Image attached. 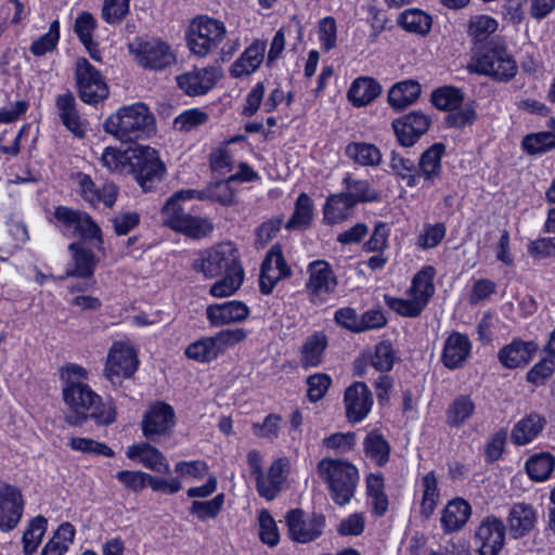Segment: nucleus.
<instances>
[{
  "instance_id": "1",
  "label": "nucleus",
  "mask_w": 555,
  "mask_h": 555,
  "mask_svg": "<svg viewBox=\"0 0 555 555\" xmlns=\"http://www.w3.org/2000/svg\"><path fill=\"white\" fill-rule=\"evenodd\" d=\"M53 218L55 225L65 236L80 240L68 245L70 261L66 266L65 273L59 275V279L92 278L98 266V258L92 249L85 246L83 242L98 241L102 243L103 234L100 225L87 211L65 205L54 207Z\"/></svg>"
},
{
  "instance_id": "2",
  "label": "nucleus",
  "mask_w": 555,
  "mask_h": 555,
  "mask_svg": "<svg viewBox=\"0 0 555 555\" xmlns=\"http://www.w3.org/2000/svg\"><path fill=\"white\" fill-rule=\"evenodd\" d=\"M67 406L64 421L72 427H82L89 420L98 426H109L117 420V406L113 398L105 401L88 384L67 380L62 390Z\"/></svg>"
},
{
  "instance_id": "3",
  "label": "nucleus",
  "mask_w": 555,
  "mask_h": 555,
  "mask_svg": "<svg viewBox=\"0 0 555 555\" xmlns=\"http://www.w3.org/2000/svg\"><path fill=\"white\" fill-rule=\"evenodd\" d=\"M103 130L121 143L149 140L157 131L156 118L143 102L119 107L103 122Z\"/></svg>"
},
{
  "instance_id": "4",
  "label": "nucleus",
  "mask_w": 555,
  "mask_h": 555,
  "mask_svg": "<svg viewBox=\"0 0 555 555\" xmlns=\"http://www.w3.org/2000/svg\"><path fill=\"white\" fill-rule=\"evenodd\" d=\"M318 470L327 483L333 502L339 506L348 504L359 481L357 466L347 460L324 457L318 463Z\"/></svg>"
},
{
  "instance_id": "5",
  "label": "nucleus",
  "mask_w": 555,
  "mask_h": 555,
  "mask_svg": "<svg viewBox=\"0 0 555 555\" xmlns=\"http://www.w3.org/2000/svg\"><path fill=\"white\" fill-rule=\"evenodd\" d=\"M474 60V72L498 82H509L518 72V65L504 42L490 43L478 49Z\"/></svg>"
},
{
  "instance_id": "6",
  "label": "nucleus",
  "mask_w": 555,
  "mask_h": 555,
  "mask_svg": "<svg viewBox=\"0 0 555 555\" xmlns=\"http://www.w3.org/2000/svg\"><path fill=\"white\" fill-rule=\"evenodd\" d=\"M166 172V165L156 149L140 144L133 146L129 175L144 193L155 191Z\"/></svg>"
},
{
  "instance_id": "7",
  "label": "nucleus",
  "mask_w": 555,
  "mask_h": 555,
  "mask_svg": "<svg viewBox=\"0 0 555 555\" xmlns=\"http://www.w3.org/2000/svg\"><path fill=\"white\" fill-rule=\"evenodd\" d=\"M225 34L223 22L208 15H198L189 27L186 44L193 54L203 57L218 49Z\"/></svg>"
},
{
  "instance_id": "8",
  "label": "nucleus",
  "mask_w": 555,
  "mask_h": 555,
  "mask_svg": "<svg viewBox=\"0 0 555 555\" xmlns=\"http://www.w3.org/2000/svg\"><path fill=\"white\" fill-rule=\"evenodd\" d=\"M74 79L78 98L85 104L98 105L109 95L104 75L83 56L75 62Z\"/></svg>"
},
{
  "instance_id": "9",
  "label": "nucleus",
  "mask_w": 555,
  "mask_h": 555,
  "mask_svg": "<svg viewBox=\"0 0 555 555\" xmlns=\"http://www.w3.org/2000/svg\"><path fill=\"white\" fill-rule=\"evenodd\" d=\"M196 272H202L205 278L212 279L230 272L243 269L237 248L231 243H219L203 251L193 263Z\"/></svg>"
},
{
  "instance_id": "10",
  "label": "nucleus",
  "mask_w": 555,
  "mask_h": 555,
  "mask_svg": "<svg viewBox=\"0 0 555 555\" xmlns=\"http://www.w3.org/2000/svg\"><path fill=\"white\" fill-rule=\"evenodd\" d=\"M130 51L138 65L147 70L162 72L177 62L171 46L160 38L137 37Z\"/></svg>"
},
{
  "instance_id": "11",
  "label": "nucleus",
  "mask_w": 555,
  "mask_h": 555,
  "mask_svg": "<svg viewBox=\"0 0 555 555\" xmlns=\"http://www.w3.org/2000/svg\"><path fill=\"white\" fill-rule=\"evenodd\" d=\"M177 416L171 404L163 400L152 402L141 421V431L149 441L159 442L162 437L171 436Z\"/></svg>"
},
{
  "instance_id": "12",
  "label": "nucleus",
  "mask_w": 555,
  "mask_h": 555,
  "mask_svg": "<svg viewBox=\"0 0 555 555\" xmlns=\"http://www.w3.org/2000/svg\"><path fill=\"white\" fill-rule=\"evenodd\" d=\"M506 525L493 514L485 516L476 527L473 535L475 551L478 555H499L506 542Z\"/></svg>"
},
{
  "instance_id": "13",
  "label": "nucleus",
  "mask_w": 555,
  "mask_h": 555,
  "mask_svg": "<svg viewBox=\"0 0 555 555\" xmlns=\"http://www.w3.org/2000/svg\"><path fill=\"white\" fill-rule=\"evenodd\" d=\"M140 361L137 350L125 341H114L104 365V376L112 383L131 378L138 371Z\"/></svg>"
},
{
  "instance_id": "14",
  "label": "nucleus",
  "mask_w": 555,
  "mask_h": 555,
  "mask_svg": "<svg viewBox=\"0 0 555 555\" xmlns=\"http://www.w3.org/2000/svg\"><path fill=\"white\" fill-rule=\"evenodd\" d=\"M289 539L306 544L319 539L325 529L326 518L322 513H312L309 518L304 509L292 508L285 515Z\"/></svg>"
},
{
  "instance_id": "15",
  "label": "nucleus",
  "mask_w": 555,
  "mask_h": 555,
  "mask_svg": "<svg viewBox=\"0 0 555 555\" xmlns=\"http://www.w3.org/2000/svg\"><path fill=\"white\" fill-rule=\"evenodd\" d=\"M431 125V116L421 109L410 111L391 121L398 144L405 149L413 147Z\"/></svg>"
},
{
  "instance_id": "16",
  "label": "nucleus",
  "mask_w": 555,
  "mask_h": 555,
  "mask_svg": "<svg viewBox=\"0 0 555 555\" xmlns=\"http://www.w3.org/2000/svg\"><path fill=\"white\" fill-rule=\"evenodd\" d=\"M116 479L128 490L140 492L145 487L153 491H160L169 494L178 493L182 489V481L178 477L170 479L152 476L142 470L122 469L117 472Z\"/></svg>"
},
{
  "instance_id": "17",
  "label": "nucleus",
  "mask_w": 555,
  "mask_h": 555,
  "mask_svg": "<svg viewBox=\"0 0 555 555\" xmlns=\"http://www.w3.org/2000/svg\"><path fill=\"white\" fill-rule=\"evenodd\" d=\"M73 180L77 183V193L91 207L103 204L106 208H112L115 205L119 194L116 183L106 181L98 188L91 176L82 171L74 173Z\"/></svg>"
},
{
  "instance_id": "18",
  "label": "nucleus",
  "mask_w": 555,
  "mask_h": 555,
  "mask_svg": "<svg viewBox=\"0 0 555 555\" xmlns=\"http://www.w3.org/2000/svg\"><path fill=\"white\" fill-rule=\"evenodd\" d=\"M306 292L311 302L323 301L325 296L334 293L337 278L326 260H314L308 266Z\"/></svg>"
},
{
  "instance_id": "19",
  "label": "nucleus",
  "mask_w": 555,
  "mask_h": 555,
  "mask_svg": "<svg viewBox=\"0 0 555 555\" xmlns=\"http://www.w3.org/2000/svg\"><path fill=\"white\" fill-rule=\"evenodd\" d=\"M25 500L18 487L9 482L0 483V531L10 532L22 519Z\"/></svg>"
},
{
  "instance_id": "20",
  "label": "nucleus",
  "mask_w": 555,
  "mask_h": 555,
  "mask_svg": "<svg viewBox=\"0 0 555 555\" xmlns=\"http://www.w3.org/2000/svg\"><path fill=\"white\" fill-rule=\"evenodd\" d=\"M344 403L348 422L357 424L371 412L373 393L364 382H353L345 389Z\"/></svg>"
},
{
  "instance_id": "21",
  "label": "nucleus",
  "mask_w": 555,
  "mask_h": 555,
  "mask_svg": "<svg viewBox=\"0 0 555 555\" xmlns=\"http://www.w3.org/2000/svg\"><path fill=\"white\" fill-rule=\"evenodd\" d=\"M538 349L539 346L534 340L514 337L511 343L499 349L496 358L504 369H525L533 360Z\"/></svg>"
},
{
  "instance_id": "22",
  "label": "nucleus",
  "mask_w": 555,
  "mask_h": 555,
  "mask_svg": "<svg viewBox=\"0 0 555 555\" xmlns=\"http://www.w3.org/2000/svg\"><path fill=\"white\" fill-rule=\"evenodd\" d=\"M472 350L473 344L468 335L453 331L443 341L440 362L451 371L462 369L472 357Z\"/></svg>"
},
{
  "instance_id": "23",
  "label": "nucleus",
  "mask_w": 555,
  "mask_h": 555,
  "mask_svg": "<svg viewBox=\"0 0 555 555\" xmlns=\"http://www.w3.org/2000/svg\"><path fill=\"white\" fill-rule=\"evenodd\" d=\"M538 521V512L529 503L517 502L508 509L506 531L512 539L518 540L529 535Z\"/></svg>"
},
{
  "instance_id": "24",
  "label": "nucleus",
  "mask_w": 555,
  "mask_h": 555,
  "mask_svg": "<svg viewBox=\"0 0 555 555\" xmlns=\"http://www.w3.org/2000/svg\"><path fill=\"white\" fill-rule=\"evenodd\" d=\"M250 308L241 300H228L221 304L208 305L206 318L211 327H220L240 323L248 319Z\"/></svg>"
},
{
  "instance_id": "25",
  "label": "nucleus",
  "mask_w": 555,
  "mask_h": 555,
  "mask_svg": "<svg viewBox=\"0 0 555 555\" xmlns=\"http://www.w3.org/2000/svg\"><path fill=\"white\" fill-rule=\"evenodd\" d=\"M447 146L443 142H435L424 150L417 162L420 180L423 179V186H433L442 175V158Z\"/></svg>"
},
{
  "instance_id": "26",
  "label": "nucleus",
  "mask_w": 555,
  "mask_h": 555,
  "mask_svg": "<svg viewBox=\"0 0 555 555\" xmlns=\"http://www.w3.org/2000/svg\"><path fill=\"white\" fill-rule=\"evenodd\" d=\"M177 85L189 96H201L208 93L217 83L214 67L194 68L177 76Z\"/></svg>"
},
{
  "instance_id": "27",
  "label": "nucleus",
  "mask_w": 555,
  "mask_h": 555,
  "mask_svg": "<svg viewBox=\"0 0 555 555\" xmlns=\"http://www.w3.org/2000/svg\"><path fill=\"white\" fill-rule=\"evenodd\" d=\"M194 198H202L201 192L193 189H182L175 192L164 204L160 209L163 224L175 231L182 222L188 214L182 205V202L192 201Z\"/></svg>"
},
{
  "instance_id": "28",
  "label": "nucleus",
  "mask_w": 555,
  "mask_h": 555,
  "mask_svg": "<svg viewBox=\"0 0 555 555\" xmlns=\"http://www.w3.org/2000/svg\"><path fill=\"white\" fill-rule=\"evenodd\" d=\"M126 456L131 461H139L145 468L154 472L169 470V464L163 452L147 441H141L129 446Z\"/></svg>"
},
{
  "instance_id": "29",
  "label": "nucleus",
  "mask_w": 555,
  "mask_h": 555,
  "mask_svg": "<svg viewBox=\"0 0 555 555\" xmlns=\"http://www.w3.org/2000/svg\"><path fill=\"white\" fill-rule=\"evenodd\" d=\"M498 21L490 15L477 14L470 16L467 23V34L472 39L473 55H475L481 47L500 42L499 40L491 38V36L498 30Z\"/></svg>"
},
{
  "instance_id": "30",
  "label": "nucleus",
  "mask_w": 555,
  "mask_h": 555,
  "mask_svg": "<svg viewBox=\"0 0 555 555\" xmlns=\"http://www.w3.org/2000/svg\"><path fill=\"white\" fill-rule=\"evenodd\" d=\"M327 348L328 337L324 331H314L308 335L299 349L300 366L305 370L319 367L324 361Z\"/></svg>"
},
{
  "instance_id": "31",
  "label": "nucleus",
  "mask_w": 555,
  "mask_h": 555,
  "mask_svg": "<svg viewBox=\"0 0 555 555\" xmlns=\"http://www.w3.org/2000/svg\"><path fill=\"white\" fill-rule=\"evenodd\" d=\"M472 515L470 504L463 498L450 500L441 512L440 525L444 533L461 530Z\"/></svg>"
},
{
  "instance_id": "32",
  "label": "nucleus",
  "mask_w": 555,
  "mask_h": 555,
  "mask_svg": "<svg viewBox=\"0 0 555 555\" xmlns=\"http://www.w3.org/2000/svg\"><path fill=\"white\" fill-rule=\"evenodd\" d=\"M546 420L538 412H531L521 417L512 428L513 444L522 447L531 443L544 429Z\"/></svg>"
},
{
  "instance_id": "33",
  "label": "nucleus",
  "mask_w": 555,
  "mask_h": 555,
  "mask_svg": "<svg viewBox=\"0 0 555 555\" xmlns=\"http://www.w3.org/2000/svg\"><path fill=\"white\" fill-rule=\"evenodd\" d=\"M264 51V42L258 40L254 41L231 65L230 76L233 78H241L256 72L263 61Z\"/></svg>"
},
{
  "instance_id": "34",
  "label": "nucleus",
  "mask_w": 555,
  "mask_h": 555,
  "mask_svg": "<svg viewBox=\"0 0 555 555\" xmlns=\"http://www.w3.org/2000/svg\"><path fill=\"white\" fill-rule=\"evenodd\" d=\"M476 403L470 395H457L448 404L444 413V422L450 428H461L475 414Z\"/></svg>"
},
{
  "instance_id": "35",
  "label": "nucleus",
  "mask_w": 555,
  "mask_h": 555,
  "mask_svg": "<svg viewBox=\"0 0 555 555\" xmlns=\"http://www.w3.org/2000/svg\"><path fill=\"white\" fill-rule=\"evenodd\" d=\"M422 93L421 83L414 79H405L395 83L388 92V104L396 111L401 112L414 104Z\"/></svg>"
},
{
  "instance_id": "36",
  "label": "nucleus",
  "mask_w": 555,
  "mask_h": 555,
  "mask_svg": "<svg viewBox=\"0 0 555 555\" xmlns=\"http://www.w3.org/2000/svg\"><path fill=\"white\" fill-rule=\"evenodd\" d=\"M55 106L64 127L76 137L82 138L85 135V129L81 125V118L77 109L74 94L70 91L59 94L55 99Z\"/></svg>"
},
{
  "instance_id": "37",
  "label": "nucleus",
  "mask_w": 555,
  "mask_h": 555,
  "mask_svg": "<svg viewBox=\"0 0 555 555\" xmlns=\"http://www.w3.org/2000/svg\"><path fill=\"white\" fill-rule=\"evenodd\" d=\"M345 155L348 159L361 167L377 168L383 163L380 149L374 143L364 141H351L345 146Z\"/></svg>"
},
{
  "instance_id": "38",
  "label": "nucleus",
  "mask_w": 555,
  "mask_h": 555,
  "mask_svg": "<svg viewBox=\"0 0 555 555\" xmlns=\"http://www.w3.org/2000/svg\"><path fill=\"white\" fill-rule=\"evenodd\" d=\"M284 482V460H274L268 468L267 475L262 473V478L256 481V489L258 494L272 501L276 498L282 489Z\"/></svg>"
},
{
  "instance_id": "39",
  "label": "nucleus",
  "mask_w": 555,
  "mask_h": 555,
  "mask_svg": "<svg viewBox=\"0 0 555 555\" xmlns=\"http://www.w3.org/2000/svg\"><path fill=\"white\" fill-rule=\"evenodd\" d=\"M365 456L377 467H384L390 460L391 446L378 429L370 430L363 439Z\"/></svg>"
},
{
  "instance_id": "40",
  "label": "nucleus",
  "mask_w": 555,
  "mask_h": 555,
  "mask_svg": "<svg viewBox=\"0 0 555 555\" xmlns=\"http://www.w3.org/2000/svg\"><path fill=\"white\" fill-rule=\"evenodd\" d=\"M382 92L379 82L367 76L354 79L347 92V98L354 107H362L373 102Z\"/></svg>"
},
{
  "instance_id": "41",
  "label": "nucleus",
  "mask_w": 555,
  "mask_h": 555,
  "mask_svg": "<svg viewBox=\"0 0 555 555\" xmlns=\"http://www.w3.org/2000/svg\"><path fill=\"white\" fill-rule=\"evenodd\" d=\"M389 168L397 181L403 182L406 188H416L421 182L417 164L396 150L390 153Z\"/></svg>"
},
{
  "instance_id": "42",
  "label": "nucleus",
  "mask_w": 555,
  "mask_h": 555,
  "mask_svg": "<svg viewBox=\"0 0 555 555\" xmlns=\"http://www.w3.org/2000/svg\"><path fill=\"white\" fill-rule=\"evenodd\" d=\"M421 488L420 517L422 520H429L440 501V489L435 470H430L423 476Z\"/></svg>"
},
{
  "instance_id": "43",
  "label": "nucleus",
  "mask_w": 555,
  "mask_h": 555,
  "mask_svg": "<svg viewBox=\"0 0 555 555\" xmlns=\"http://www.w3.org/2000/svg\"><path fill=\"white\" fill-rule=\"evenodd\" d=\"M436 269L431 264L424 266L421 270H418L411 282V286L408 291V294L411 297H416L423 306L429 304L430 299L435 295V276Z\"/></svg>"
},
{
  "instance_id": "44",
  "label": "nucleus",
  "mask_w": 555,
  "mask_h": 555,
  "mask_svg": "<svg viewBox=\"0 0 555 555\" xmlns=\"http://www.w3.org/2000/svg\"><path fill=\"white\" fill-rule=\"evenodd\" d=\"M343 184L347 190L345 195L353 207L358 204L378 203L382 199L380 192L373 188L367 180L352 179L350 176H346L343 179Z\"/></svg>"
},
{
  "instance_id": "45",
  "label": "nucleus",
  "mask_w": 555,
  "mask_h": 555,
  "mask_svg": "<svg viewBox=\"0 0 555 555\" xmlns=\"http://www.w3.org/2000/svg\"><path fill=\"white\" fill-rule=\"evenodd\" d=\"M397 24L406 33L424 37L431 30L433 17L417 8L405 9L398 15Z\"/></svg>"
},
{
  "instance_id": "46",
  "label": "nucleus",
  "mask_w": 555,
  "mask_h": 555,
  "mask_svg": "<svg viewBox=\"0 0 555 555\" xmlns=\"http://www.w3.org/2000/svg\"><path fill=\"white\" fill-rule=\"evenodd\" d=\"M398 361L400 358L389 339L378 341L367 354V363L379 373H389Z\"/></svg>"
},
{
  "instance_id": "47",
  "label": "nucleus",
  "mask_w": 555,
  "mask_h": 555,
  "mask_svg": "<svg viewBox=\"0 0 555 555\" xmlns=\"http://www.w3.org/2000/svg\"><path fill=\"white\" fill-rule=\"evenodd\" d=\"M353 205L346 197L345 191L330 194L323 205V222L327 225L338 224L348 219Z\"/></svg>"
},
{
  "instance_id": "48",
  "label": "nucleus",
  "mask_w": 555,
  "mask_h": 555,
  "mask_svg": "<svg viewBox=\"0 0 555 555\" xmlns=\"http://www.w3.org/2000/svg\"><path fill=\"white\" fill-rule=\"evenodd\" d=\"M525 469L531 480L545 481L555 469V456L548 451L533 453L527 459Z\"/></svg>"
},
{
  "instance_id": "49",
  "label": "nucleus",
  "mask_w": 555,
  "mask_h": 555,
  "mask_svg": "<svg viewBox=\"0 0 555 555\" xmlns=\"http://www.w3.org/2000/svg\"><path fill=\"white\" fill-rule=\"evenodd\" d=\"M465 94L461 88L444 85L433 90L430 95L431 104L441 112H453L462 107Z\"/></svg>"
},
{
  "instance_id": "50",
  "label": "nucleus",
  "mask_w": 555,
  "mask_h": 555,
  "mask_svg": "<svg viewBox=\"0 0 555 555\" xmlns=\"http://www.w3.org/2000/svg\"><path fill=\"white\" fill-rule=\"evenodd\" d=\"M133 147L121 150L116 146H106L101 155L100 163L111 173H129Z\"/></svg>"
},
{
  "instance_id": "51",
  "label": "nucleus",
  "mask_w": 555,
  "mask_h": 555,
  "mask_svg": "<svg viewBox=\"0 0 555 555\" xmlns=\"http://www.w3.org/2000/svg\"><path fill=\"white\" fill-rule=\"evenodd\" d=\"M222 352V348L216 344L214 336L202 337L189 344L184 350L188 359L198 363H210Z\"/></svg>"
},
{
  "instance_id": "52",
  "label": "nucleus",
  "mask_w": 555,
  "mask_h": 555,
  "mask_svg": "<svg viewBox=\"0 0 555 555\" xmlns=\"http://www.w3.org/2000/svg\"><path fill=\"white\" fill-rule=\"evenodd\" d=\"M237 169L238 170L235 173H232L228 178L216 183L217 186L222 184L225 185L224 194L219 195L217 198V201L222 205H230L233 203L234 192L229 186L230 183H248L260 179L258 172L246 162H240Z\"/></svg>"
},
{
  "instance_id": "53",
  "label": "nucleus",
  "mask_w": 555,
  "mask_h": 555,
  "mask_svg": "<svg viewBox=\"0 0 555 555\" xmlns=\"http://www.w3.org/2000/svg\"><path fill=\"white\" fill-rule=\"evenodd\" d=\"M224 502L225 494L223 492L216 494L210 500H193L189 506V513L196 520L206 522L210 519H216L220 515Z\"/></svg>"
},
{
  "instance_id": "54",
  "label": "nucleus",
  "mask_w": 555,
  "mask_h": 555,
  "mask_svg": "<svg viewBox=\"0 0 555 555\" xmlns=\"http://www.w3.org/2000/svg\"><path fill=\"white\" fill-rule=\"evenodd\" d=\"M47 527L48 520L42 515H37L29 520L22 537L23 552L25 555H33L37 551L47 531Z\"/></svg>"
},
{
  "instance_id": "55",
  "label": "nucleus",
  "mask_w": 555,
  "mask_h": 555,
  "mask_svg": "<svg viewBox=\"0 0 555 555\" xmlns=\"http://www.w3.org/2000/svg\"><path fill=\"white\" fill-rule=\"evenodd\" d=\"M555 149V133L539 131L526 134L521 140V150L530 156L542 155Z\"/></svg>"
},
{
  "instance_id": "56",
  "label": "nucleus",
  "mask_w": 555,
  "mask_h": 555,
  "mask_svg": "<svg viewBox=\"0 0 555 555\" xmlns=\"http://www.w3.org/2000/svg\"><path fill=\"white\" fill-rule=\"evenodd\" d=\"M214 231V224L207 218L189 215L183 218L175 232L181 233L188 237L201 240L208 236Z\"/></svg>"
},
{
  "instance_id": "57",
  "label": "nucleus",
  "mask_w": 555,
  "mask_h": 555,
  "mask_svg": "<svg viewBox=\"0 0 555 555\" xmlns=\"http://www.w3.org/2000/svg\"><path fill=\"white\" fill-rule=\"evenodd\" d=\"M279 266L282 267V273H274L269 270V258L267 260H262L260 266V274H259V292L262 295H271L275 285L284 279H287L292 275V269L289 266H284L282 259L278 258Z\"/></svg>"
},
{
  "instance_id": "58",
  "label": "nucleus",
  "mask_w": 555,
  "mask_h": 555,
  "mask_svg": "<svg viewBox=\"0 0 555 555\" xmlns=\"http://www.w3.org/2000/svg\"><path fill=\"white\" fill-rule=\"evenodd\" d=\"M313 218V203L310 196L302 192L298 195L292 217L285 224L287 230L294 227H309Z\"/></svg>"
},
{
  "instance_id": "59",
  "label": "nucleus",
  "mask_w": 555,
  "mask_h": 555,
  "mask_svg": "<svg viewBox=\"0 0 555 555\" xmlns=\"http://www.w3.org/2000/svg\"><path fill=\"white\" fill-rule=\"evenodd\" d=\"M61 37L60 22L54 20L49 26V30L34 40L29 47V51L34 56H43L54 51L59 44Z\"/></svg>"
},
{
  "instance_id": "60",
  "label": "nucleus",
  "mask_w": 555,
  "mask_h": 555,
  "mask_svg": "<svg viewBox=\"0 0 555 555\" xmlns=\"http://www.w3.org/2000/svg\"><path fill=\"white\" fill-rule=\"evenodd\" d=\"M555 372V359L545 356L534 363L526 373L525 379L534 387L544 386Z\"/></svg>"
},
{
  "instance_id": "61",
  "label": "nucleus",
  "mask_w": 555,
  "mask_h": 555,
  "mask_svg": "<svg viewBox=\"0 0 555 555\" xmlns=\"http://www.w3.org/2000/svg\"><path fill=\"white\" fill-rule=\"evenodd\" d=\"M243 280L244 269L222 274V278L210 286L209 294L217 298L232 296L241 287Z\"/></svg>"
},
{
  "instance_id": "62",
  "label": "nucleus",
  "mask_w": 555,
  "mask_h": 555,
  "mask_svg": "<svg viewBox=\"0 0 555 555\" xmlns=\"http://www.w3.org/2000/svg\"><path fill=\"white\" fill-rule=\"evenodd\" d=\"M385 302L390 310L404 318H417L426 308L416 297L385 296Z\"/></svg>"
},
{
  "instance_id": "63",
  "label": "nucleus",
  "mask_w": 555,
  "mask_h": 555,
  "mask_svg": "<svg viewBox=\"0 0 555 555\" xmlns=\"http://www.w3.org/2000/svg\"><path fill=\"white\" fill-rule=\"evenodd\" d=\"M478 119V114L475 107V101L466 104L463 108L450 112L444 116V125L447 128L464 129L465 127L473 126Z\"/></svg>"
},
{
  "instance_id": "64",
  "label": "nucleus",
  "mask_w": 555,
  "mask_h": 555,
  "mask_svg": "<svg viewBox=\"0 0 555 555\" xmlns=\"http://www.w3.org/2000/svg\"><path fill=\"white\" fill-rule=\"evenodd\" d=\"M130 13V0H103L102 20L108 25H119Z\"/></svg>"
}]
</instances>
